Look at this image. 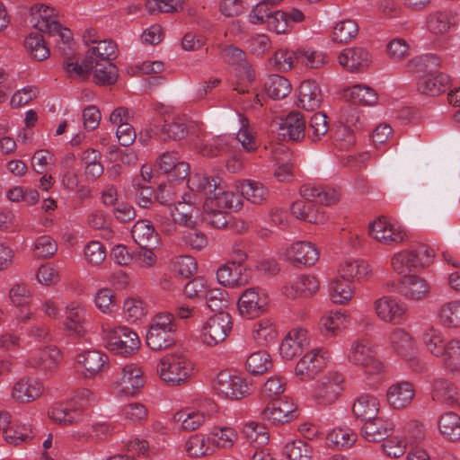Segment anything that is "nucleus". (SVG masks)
<instances>
[{
    "mask_svg": "<svg viewBox=\"0 0 460 460\" xmlns=\"http://www.w3.org/2000/svg\"><path fill=\"white\" fill-rule=\"evenodd\" d=\"M194 364L181 350L176 349L164 354L156 364V374L171 386L188 383L194 376Z\"/></svg>",
    "mask_w": 460,
    "mask_h": 460,
    "instance_id": "obj_1",
    "label": "nucleus"
},
{
    "mask_svg": "<svg viewBox=\"0 0 460 460\" xmlns=\"http://www.w3.org/2000/svg\"><path fill=\"white\" fill-rule=\"evenodd\" d=\"M101 334L106 349L113 354L127 358L134 355L140 348L137 334L125 325H115L105 321L102 323Z\"/></svg>",
    "mask_w": 460,
    "mask_h": 460,
    "instance_id": "obj_2",
    "label": "nucleus"
},
{
    "mask_svg": "<svg viewBox=\"0 0 460 460\" xmlns=\"http://www.w3.org/2000/svg\"><path fill=\"white\" fill-rule=\"evenodd\" d=\"M344 390L343 375L336 370H329L313 380L306 388L308 397L320 406L334 403Z\"/></svg>",
    "mask_w": 460,
    "mask_h": 460,
    "instance_id": "obj_3",
    "label": "nucleus"
},
{
    "mask_svg": "<svg viewBox=\"0 0 460 460\" xmlns=\"http://www.w3.org/2000/svg\"><path fill=\"white\" fill-rule=\"evenodd\" d=\"M386 349L394 355L410 363L415 371H421L423 364L419 359V350L415 338L404 328H393L385 338Z\"/></svg>",
    "mask_w": 460,
    "mask_h": 460,
    "instance_id": "obj_4",
    "label": "nucleus"
},
{
    "mask_svg": "<svg viewBox=\"0 0 460 460\" xmlns=\"http://www.w3.org/2000/svg\"><path fill=\"white\" fill-rule=\"evenodd\" d=\"M177 323L173 314L162 312L154 315L146 336L147 346L154 350L169 348L174 342Z\"/></svg>",
    "mask_w": 460,
    "mask_h": 460,
    "instance_id": "obj_5",
    "label": "nucleus"
},
{
    "mask_svg": "<svg viewBox=\"0 0 460 460\" xmlns=\"http://www.w3.org/2000/svg\"><path fill=\"white\" fill-rule=\"evenodd\" d=\"M347 358L349 362L363 367L366 373L372 376H381L385 369L384 362L377 357L376 346L368 340L353 341Z\"/></svg>",
    "mask_w": 460,
    "mask_h": 460,
    "instance_id": "obj_6",
    "label": "nucleus"
},
{
    "mask_svg": "<svg viewBox=\"0 0 460 460\" xmlns=\"http://www.w3.org/2000/svg\"><path fill=\"white\" fill-rule=\"evenodd\" d=\"M367 231L371 238L385 245L399 244L408 238L404 226L386 217H378L369 222Z\"/></svg>",
    "mask_w": 460,
    "mask_h": 460,
    "instance_id": "obj_7",
    "label": "nucleus"
},
{
    "mask_svg": "<svg viewBox=\"0 0 460 460\" xmlns=\"http://www.w3.org/2000/svg\"><path fill=\"white\" fill-rule=\"evenodd\" d=\"M214 389L222 398L234 401L248 397L253 392L252 382L229 370H223L217 374Z\"/></svg>",
    "mask_w": 460,
    "mask_h": 460,
    "instance_id": "obj_8",
    "label": "nucleus"
},
{
    "mask_svg": "<svg viewBox=\"0 0 460 460\" xmlns=\"http://www.w3.org/2000/svg\"><path fill=\"white\" fill-rule=\"evenodd\" d=\"M233 327L229 314L220 312L205 320L199 331V341L209 347L223 342L231 332Z\"/></svg>",
    "mask_w": 460,
    "mask_h": 460,
    "instance_id": "obj_9",
    "label": "nucleus"
},
{
    "mask_svg": "<svg viewBox=\"0 0 460 460\" xmlns=\"http://www.w3.org/2000/svg\"><path fill=\"white\" fill-rule=\"evenodd\" d=\"M329 358V352L325 349L313 348L299 358L294 375L301 382L313 381L325 368Z\"/></svg>",
    "mask_w": 460,
    "mask_h": 460,
    "instance_id": "obj_10",
    "label": "nucleus"
},
{
    "mask_svg": "<svg viewBox=\"0 0 460 460\" xmlns=\"http://www.w3.org/2000/svg\"><path fill=\"white\" fill-rule=\"evenodd\" d=\"M146 383L144 370L136 364L125 365L114 377L111 391L117 396H133Z\"/></svg>",
    "mask_w": 460,
    "mask_h": 460,
    "instance_id": "obj_11",
    "label": "nucleus"
},
{
    "mask_svg": "<svg viewBox=\"0 0 460 460\" xmlns=\"http://www.w3.org/2000/svg\"><path fill=\"white\" fill-rule=\"evenodd\" d=\"M270 304L268 293L260 288L244 289L237 300L240 315L245 319H255L267 312Z\"/></svg>",
    "mask_w": 460,
    "mask_h": 460,
    "instance_id": "obj_12",
    "label": "nucleus"
},
{
    "mask_svg": "<svg viewBox=\"0 0 460 460\" xmlns=\"http://www.w3.org/2000/svg\"><path fill=\"white\" fill-rule=\"evenodd\" d=\"M376 317L385 323L401 324L405 321L408 309L404 303L395 296L384 295L373 303Z\"/></svg>",
    "mask_w": 460,
    "mask_h": 460,
    "instance_id": "obj_13",
    "label": "nucleus"
},
{
    "mask_svg": "<svg viewBox=\"0 0 460 460\" xmlns=\"http://www.w3.org/2000/svg\"><path fill=\"white\" fill-rule=\"evenodd\" d=\"M45 392L43 382L35 376L18 378L10 389L11 399L17 403L28 404L40 399Z\"/></svg>",
    "mask_w": 460,
    "mask_h": 460,
    "instance_id": "obj_14",
    "label": "nucleus"
},
{
    "mask_svg": "<svg viewBox=\"0 0 460 460\" xmlns=\"http://www.w3.org/2000/svg\"><path fill=\"white\" fill-rule=\"evenodd\" d=\"M217 411V404L212 401H205L197 408L185 409L174 415V420L181 428L192 431L201 427Z\"/></svg>",
    "mask_w": 460,
    "mask_h": 460,
    "instance_id": "obj_15",
    "label": "nucleus"
},
{
    "mask_svg": "<svg viewBox=\"0 0 460 460\" xmlns=\"http://www.w3.org/2000/svg\"><path fill=\"white\" fill-rule=\"evenodd\" d=\"M28 350L25 365L45 375L52 374L61 360V352L55 347L47 346Z\"/></svg>",
    "mask_w": 460,
    "mask_h": 460,
    "instance_id": "obj_16",
    "label": "nucleus"
},
{
    "mask_svg": "<svg viewBox=\"0 0 460 460\" xmlns=\"http://www.w3.org/2000/svg\"><path fill=\"white\" fill-rule=\"evenodd\" d=\"M175 224L192 227L201 221V211L197 207L196 196L188 192L181 196V200L170 208Z\"/></svg>",
    "mask_w": 460,
    "mask_h": 460,
    "instance_id": "obj_17",
    "label": "nucleus"
},
{
    "mask_svg": "<svg viewBox=\"0 0 460 460\" xmlns=\"http://www.w3.org/2000/svg\"><path fill=\"white\" fill-rule=\"evenodd\" d=\"M310 345L308 332L301 327L290 330L279 345V355L285 361L293 360L302 356Z\"/></svg>",
    "mask_w": 460,
    "mask_h": 460,
    "instance_id": "obj_18",
    "label": "nucleus"
},
{
    "mask_svg": "<svg viewBox=\"0 0 460 460\" xmlns=\"http://www.w3.org/2000/svg\"><path fill=\"white\" fill-rule=\"evenodd\" d=\"M399 289L406 300L420 302L429 296L431 285L425 278L411 274L400 279Z\"/></svg>",
    "mask_w": 460,
    "mask_h": 460,
    "instance_id": "obj_19",
    "label": "nucleus"
},
{
    "mask_svg": "<svg viewBox=\"0 0 460 460\" xmlns=\"http://www.w3.org/2000/svg\"><path fill=\"white\" fill-rule=\"evenodd\" d=\"M66 318L63 323L65 331L70 336L81 337L86 332L85 322L87 309L84 303L72 301L66 306Z\"/></svg>",
    "mask_w": 460,
    "mask_h": 460,
    "instance_id": "obj_20",
    "label": "nucleus"
},
{
    "mask_svg": "<svg viewBox=\"0 0 460 460\" xmlns=\"http://www.w3.org/2000/svg\"><path fill=\"white\" fill-rule=\"evenodd\" d=\"M223 59L235 67L236 75L241 82L251 83L255 75L252 66L246 61V53L240 48L228 45L221 50Z\"/></svg>",
    "mask_w": 460,
    "mask_h": 460,
    "instance_id": "obj_21",
    "label": "nucleus"
},
{
    "mask_svg": "<svg viewBox=\"0 0 460 460\" xmlns=\"http://www.w3.org/2000/svg\"><path fill=\"white\" fill-rule=\"evenodd\" d=\"M76 365L84 369L85 377H95L109 365L108 356L97 349H86L75 357Z\"/></svg>",
    "mask_w": 460,
    "mask_h": 460,
    "instance_id": "obj_22",
    "label": "nucleus"
},
{
    "mask_svg": "<svg viewBox=\"0 0 460 460\" xmlns=\"http://www.w3.org/2000/svg\"><path fill=\"white\" fill-rule=\"evenodd\" d=\"M305 20V14L296 8L289 12L281 10L272 11L266 24L269 31L277 34L288 33L295 23L302 22Z\"/></svg>",
    "mask_w": 460,
    "mask_h": 460,
    "instance_id": "obj_23",
    "label": "nucleus"
},
{
    "mask_svg": "<svg viewBox=\"0 0 460 460\" xmlns=\"http://www.w3.org/2000/svg\"><path fill=\"white\" fill-rule=\"evenodd\" d=\"M282 256L293 263L310 266L319 260V252L314 243L299 241L287 247Z\"/></svg>",
    "mask_w": 460,
    "mask_h": 460,
    "instance_id": "obj_24",
    "label": "nucleus"
},
{
    "mask_svg": "<svg viewBox=\"0 0 460 460\" xmlns=\"http://www.w3.org/2000/svg\"><path fill=\"white\" fill-rule=\"evenodd\" d=\"M296 405L292 399L285 398L281 401L273 402L263 409L261 416L263 420L272 424L288 423L295 418Z\"/></svg>",
    "mask_w": 460,
    "mask_h": 460,
    "instance_id": "obj_25",
    "label": "nucleus"
},
{
    "mask_svg": "<svg viewBox=\"0 0 460 460\" xmlns=\"http://www.w3.org/2000/svg\"><path fill=\"white\" fill-rule=\"evenodd\" d=\"M456 25V13L451 9L430 12L426 18V28L433 35L442 36Z\"/></svg>",
    "mask_w": 460,
    "mask_h": 460,
    "instance_id": "obj_26",
    "label": "nucleus"
},
{
    "mask_svg": "<svg viewBox=\"0 0 460 460\" xmlns=\"http://www.w3.org/2000/svg\"><path fill=\"white\" fill-rule=\"evenodd\" d=\"M305 132V120L300 112L292 111L279 122L278 134L284 140L299 141Z\"/></svg>",
    "mask_w": 460,
    "mask_h": 460,
    "instance_id": "obj_27",
    "label": "nucleus"
},
{
    "mask_svg": "<svg viewBox=\"0 0 460 460\" xmlns=\"http://www.w3.org/2000/svg\"><path fill=\"white\" fill-rule=\"evenodd\" d=\"M323 100L320 85L314 80H304L297 89V105L306 111L318 109Z\"/></svg>",
    "mask_w": 460,
    "mask_h": 460,
    "instance_id": "obj_28",
    "label": "nucleus"
},
{
    "mask_svg": "<svg viewBox=\"0 0 460 460\" xmlns=\"http://www.w3.org/2000/svg\"><path fill=\"white\" fill-rule=\"evenodd\" d=\"M320 287L316 277L302 275L283 287V294L288 298L310 297L315 294Z\"/></svg>",
    "mask_w": 460,
    "mask_h": 460,
    "instance_id": "obj_29",
    "label": "nucleus"
},
{
    "mask_svg": "<svg viewBox=\"0 0 460 460\" xmlns=\"http://www.w3.org/2000/svg\"><path fill=\"white\" fill-rule=\"evenodd\" d=\"M31 24L36 30L48 33L57 28L58 14L54 8L45 4H35L31 8Z\"/></svg>",
    "mask_w": 460,
    "mask_h": 460,
    "instance_id": "obj_30",
    "label": "nucleus"
},
{
    "mask_svg": "<svg viewBox=\"0 0 460 460\" xmlns=\"http://www.w3.org/2000/svg\"><path fill=\"white\" fill-rule=\"evenodd\" d=\"M338 62L349 72H358L368 66L370 57L367 50L363 48H348L339 54Z\"/></svg>",
    "mask_w": 460,
    "mask_h": 460,
    "instance_id": "obj_31",
    "label": "nucleus"
},
{
    "mask_svg": "<svg viewBox=\"0 0 460 460\" xmlns=\"http://www.w3.org/2000/svg\"><path fill=\"white\" fill-rule=\"evenodd\" d=\"M394 431V424L390 420L374 417L365 421L361 428L364 438L369 442H380Z\"/></svg>",
    "mask_w": 460,
    "mask_h": 460,
    "instance_id": "obj_32",
    "label": "nucleus"
},
{
    "mask_svg": "<svg viewBox=\"0 0 460 460\" xmlns=\"http://www.w3.org/2000/svg\"><path fill=\"white\" fill-rule=\"evenodd\" d=\"M415 396L413 385L407 381L396 382L386 391L388 403L394 409H402L411 404Z\"/></svg>",
    "mask_w": 460,
    "mask_h": 460,
    "instance_id": "obj_33",
    "label": "nucleus"
},
{
    "mask_svg": "<svg viewBox=\"0 0 460 460\" xmlns=\"http://www.w3.org/2000/svg\"><path fill=\"white\" fill-rule=\"evenodd\" d=\"M48 415L52 421L62 426L78 423L82 419V413L79 412L71 401L53 403L48 411Z\"/></svg>",
    "mask_w": 460,
    "mask_h": 460,
    "instance_id": "obj_34",
    "label": "nucleus"
},
{
    "mask_svg": "<svg viewBox=\"0 0 460 460\" xmlns=\"http://www.w3.org/2000/svg\"><path fill=\"white\" fill-rule=\"evenodd\" d=\"M184 449L191 458L208 457L216 454L208 431L190 435L184 443Z\"/></svg>",
    "mask_w": 460,
    "mask_h": 460,
    "instance_id": "obj_35",
    "label": "nucleus"
},
{
    "mask_svg": "<svg viewBox=\"0 0 460 460\" xmlns=\"http://www.w3.org/2000/svg\"><path fill=\"white\" fill-rule=\"evenodd\" d=\"M206 199H211L214 206L224 210H237L242 207L241 198L233 190L226 188L222 181H219L218 185H214L213 192L207 196Z\"/></svg>",
    "mask_w": 460,
    "mask_h": 460,
    "instance_id": "obj_36",
    "label": "nucleus"
},
{
    "mask_svg": "<svg viewBox=\"0 0 460 460\" xmlns=\"http://www.w3.org/2000/svg\"><path fill=\"white\" fill-rule=\"evenodd\" d=\"M275 161L274 178L279 182H288L293 178L292 154L285 146H279L273 151Z\"/></svg>",
    "mask_w": 460,
    "mask_h": 460,
    "instance_id": "obj_37",
    "label": "nucleus"
},
{
    "mask_svg": "<svg viewBox=\"0 0 460 460\" xmlns=\"http://www.w3.org/2000/svg\"><path fill=\"white\" fill-rule=\"evenodd\" d=\"M328 293L332 303L346 305L354 296L355 288L351 281L342 278L339 274L330 279Z\"/></svg>",
    "mask_w": 460,
    "mask_h": 460,
    "instance_id": "obj_38",
    "label": "nucleus"
},
{
    "mask_svg": "<svg viewBox=\"0 0 460 460\" xmlns=\"http://www.w3.org/2000/svg\"><path fill=\"white\" fill-rule=\"evenodd\" d=\"M420 340L426 350L436 358L442 353L448 341L442 330L432 324H427L422 328Z\"/></svg>",
    "mask_w": 460,
    "mask_h": 460,
    "instance_id": "obj_39",
    "label": "nucleus"
},
{
    "mask_svg": "<svg viewBox=\"0 0 460 460\" xmlns=\"http://www.w3.org/2000/svg\"><path fill=\"white\" fill-rule=\"evenodd\" d=\"M338 274L349 281H361L372 275V269L364 260L349 259L340 264Z\"/></svg>",
    "mask_w": 460,
    "mask_h": 460,
    "instance_id": "obj_40",
    "label": "nucleus"
},
{
    "mask_svg": "<svg viewBox=\"0 0 460 460\" xmlns=\"http://www.w3.org/2000/svg\"><path fill=\"white\" fill-rule=\"evenodd\" d=\"M188 126L181 119H175L171 122L165 121L161 127H150L146 129L148 137L161 134L164 139L180 140L188 135Z\"/></svg>",
    "mask_w": 460,
    "mask_h": 460,
    "instance_id": "obj_41",
    "label": "nucleus"
},
{
    "mask_svg": "<svg viewBox=\"0 0 460 460\" xmlns=\"http://www.w3.org/2000/svg\"><path fill=\"white\" fill-rule=\"evenodd\" d=\"M344 97L362 106H375L378 102V94L373 87L365 84H357L344 90Z\"/></svg>",
    "mask_w": 460,
    "mask_h": 460,
    "instance_id": "obj_42",
    "label": "nucleus"
},
{
    "mask_svg": "<svg viewBox=\"0 0 460 460\" xmlns=\"http://www.w3.org/2000/svg\"><path fill=\"white\" fill-rule=\"evenodd\" d=\"M276 323L270 318H262L252 324V339L260 346L274 343L278 338Z\"/></svg>",
    "mask_w": 460,
    "mask_h": 460,
    "instance_id": "obj_43",
    "label": "nucleus"
},
{
    "mask_svg": "<svg viewBox=\"0 0 460 460\" xmlns=\"http://www.w3.org/2000/svg\"><path fill=\"white\" fill-rule=\"evenodd\" d=\"M208 432L215 453L233 447L239 438L237 431L229 426H214Z\"/></svg>",
    "mask_w": 460,
    "mask_h": 460,
    "instance_id": "obj_44",
    "label": "nucleus"
},
{
    "mask_svg": "<svg viewBox=\"0 0 460 460\" xmlns=\"http://www.w3.org/2000/svg\"><path fill=\"white\" fill-rule=\"evenodd\" d=\"M290 210L296 218L309 223L322 224L326 221L324 212L306 199L295 201Z\"/></svg>",
    "mask_w": 460,
    "mask_h": 460,
    "instance_id": "obj_45",
    "label": "nucleus"
},
{
    "mask_svg": "<svg viewBox=\"0 0 460 460\" xmlns=\"http://www.w3.org/2000/svg\"><path fill=\"white\" fill-rule=\"evenodd\" d=\"M437 318L444 327L460 328V299H452L442 303L438 307Z\"/></svg>",
    "mask_w": 460,
    "mask_h": 460,
    "instance_id": "obj_46",
    "label": "nucleus"
},
{
    "mask_svg": "<svg viewBox=\"0 0 460 460\" xmlns=\"http://www.w3.org/2000/svg\"><path fill=\"white\" fill-rule=\"evenodd\" d=\"M449 83L450 78L446 74H430L420 79L418 88L423 94L437 96L446 92Z\"/></svg>",
    "mask_w": 460,
    "mask_h": 460,
    "instance_id": "obj_47",
    "label": "nucleus"
},
{
    "mask_svg": "<svg viewBox=\"0 0 460 460\" xmlns=\"http://www.w3.org/2000/svg\"><path fill=\"white\" fill-rule=\"evenodd\" d=\"M158 166L164 172H172L176 179H184L190 172L189 164L180 161L175 152H164L159 157Z\"/></svg>",
    "mask_w": 460,
    "mask_h": 460,
    "instance_id": "obj_48",
    "label": "nucleus"
},
{
    "mask_svg": "<svg viewBox=\"0 0 460 460\" xmlns=\"http://www.w3.org/2000/svg\"><path fill=\"white\" fill-rule=\"evenodd\" d=\"M379 406V401L376 396L363 394L355 400L352 411L357 418L367 421L377 415Z\"/></svg>",
    "mask_w": 460,
    "mask_h": 460,
    "instance_id": "obj_49",
    "label": "nucleus"
},
{
    "mask_svg": "<svg viewBox=\"0 0 460 460\" xmlns=\"http://www.w3.org/2000/svg\"><path fill=\"white\" fill-rule=\"evenodd\" d=\"M391 267L399 275H409L413 270L420 268L417 262V253L414 250H402L393 254Z\"/></svg>",
    "mask_w": 460,
    "mask_h": 460,
    "instance_id": "obj_50",
    "label": "nucleus"
},
{
    "mask_svg": "<svg viewBox=\"0 0 460 460\" xmlns=\"http://www.w3.org/2000/svg\"><path fill=\"white\" fill-rule=\"evenodd\" d=\"M300 194L305 199L312 203L317 202L323 205H330L338 198L335 190H325L321 185L311 183L302 186Z\"/></svg>",
    "mask_w": 460,
    "mask_h": 460,
    "instance_id": "obj_51",
    "label": "nucleus"
},
{
    "mask_svg": "<svg viewBox=\"0 0 460 460\" xmlns=\"http://www.w3.org/2000/svg\"><path fill=\"white\" fill-rule=\"evenodd\" d=\"M131 235L140 248L151 247L158 243V235L154 226L145 220L134 224Z\"/></svg>",
    "mask_w": 460,
    "mask_h": 460,
    "instance_id": "obj_52",
    "label": "nucleus"
},
{
    "mask_svg": "<svg viewBox=\"0 0 460 460\" xmlns=\"http://www.w3.org/2000/svg\"><path fill=\"white\" fill-rule=\"evenodd\" d=\"M443 361L444 367L450 373L460 372V340L451 339L438 356Z\"/></svg>",
    "mask_w": 460,
    "mask_h": 460,
    "instance_id": "obj_53",
    "label": "nucleus"
},
{
    "mask_svg": "<svg viewBox=\"0 0 460 460\" xmlns=\"http://www.w3.org/2000/svg\"><path fill=\"white\" fill-rule=\"evenodd\" d=\"M349 315L341 310L328 311L321 317L320 328L325 335H335L344 328Z\"/></svg>",
    "mask_w": 460,
    "mask_h": 460,
    "instance_id": "obj_54",
    "label": "nucleus"
},
{
    "mask_svg": "<svg viewBox=\"0 0 460 460\" xmlns=\"http://www.w3.org/2000/svg\"><path fill=\"white\" fill-rule=\"evenodd\" d=\"M440 434L450 441L460 439V416L453 411L443 413L438 419Z\"/></svg>",
    "mask_w": 460,
    "mask_h": 460,
    "instance_id": "obj_55",
    "label": "nucleus"
},
{
    "mask_svg": "<svg viewBox=\"0 0 460 460\" xmlns=\"http://www.w3.org/2000/svg\"><path fill=\"white\" fill-rule=\"evenodd\" d=\"M243 267L235 262L229 261L221 266L217 271V279L225 287L234 288L243 285L245 280L242 277Z\"/></svg>",
    "mask_w": 460,
    "mask_h": 460,
    "instance_id": "obj_56",
    "label": "nucleus"
},
{
    "mask_svg": "<svg viewBox=\"0 0 460 460\" xmlns=\"http://www.w3.org/2000/svg\"><path fill=\"white\" fill-rule=\"evenodd\" d=\"M63 69L70 78L85 79L93 69V60L84 56L82 63H79L75 57H68L63 62Z\"/></svg>",
    "mask_w": 460,
    "mask_h": 460,
    "instance_id": "obj_57",
    "label": "nucleus"
},
{
    "mask_svg": "<svg viewBox=\"0 0 460 460\" xmlns=\"http://www.w3.org/2000/svg\"><path fill=\"white\" fill-rule=\"evenodd\" d=\"M116 44L111 40H101L95 42L94 45H91L85 52V57L88 59H92L94 62H102L115 58L116 55Z\"/></svg>",
    "mask_w": 460,
    "mask_h": 460,
    "instance_id": "obj_58",
    "label": "nucleus"
},
{
    "mask_svg": "<svg viewBox=\"0 0 460 460\" xmlns=\"http://www.w3.org/2000/svg\"><path fill=\"white\" fill-rule=\"evenodd\" d=\"M341 122L344 124L342 130L347 133L344 146H351L355 139L349 128H360L363 126L359 110L350 106L344 108L341 112Z\"/></svg>",
    "mask_w": 460,
    "mask_h": 460,
    "instance_id": "obj_59",
    "label": "nucleus"
},
{
    "mask_svg": "<svg viewBox=\"0 0 460 460\" xmlns=\"http://www.w3.org/2000/svg\"><path fill=\"white\" fill-rule=\"evenodd\" d=\"M357 440V434L349 428H334L326 437L327 444L336 449L350 447Z\"/></svg>",
    "mask_w": 460,
    "mask_h": 460,
    "instance_id": "obj_60",
    "label": "nucleus"
},
{
    "mask_svg": "<svg viewBox=\"0 0 460 460\" xmlns=\"http://www.w3.org/2000/svg\"><path fill=\"white\" fill-rule=\"evenodd\" d=\"M26 349L47 347L50 341V333L44 324H33L26 331Z\"/></svg>",
    "mask_w": 460,
    "mask_h": 460,
    "instance_id": "obj_61",
    "label": "nucleus"
},
{
    "mask_svg": "<svg viewBox=\"0 0 460 460\" xmlns=\"http://www.w3.org/2000/svg\"><path fill=\"white\" fill-rule=\"evenodd\" d=\"M440 58L432 53L422 54L414 57L406 65L407 71L419 74L440 66Z\"/></svg>",
    "mask_w": 460,
    "mask_h": 460,
    "instance_id": "obj_62",
    "label": "nucleus"
},
{
    "mask_svg": "<svg viewBox=\"0 0 460 460\" xmlns=\"http://www.w3.org/2000/svg\"><path fill=\"white\" fill-rule=\"evenodd\" d=\"M358 33V25L352 19H343L337 22L332 30V40L339 43H346Z\"/></svg>",
    "mask_w": 460,
    "mask_h": 460,
    "instance_id": "obj_63",
    "label": "nucleus"
},
{
    "mask_svg": "<svg viewBox=\"0 0 460 460\" xmlns=\"http://www.w3.org/2000/svg\"><path fill=\"white\" fill-rule=\"evenodd\" d=\"M284 453L289 460H309L313 456V449L305 441L297 438L285 444Z\"/></svg>",
    "mask_w": 460,
    "mask_h": 460,
    "instance_id": "obj_64",
    "label": "nucleus"
}]
</instances>
